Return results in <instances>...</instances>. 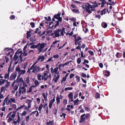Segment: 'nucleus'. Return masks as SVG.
<instances>
[{
  "label": "nucleus",
  "instance_id": "nucleus-18",
  "mask_svg": "<svg viewBox=\"0 0 125 125\" xmlns=\"http://www.w3.org/2000/svg\"><path fill=\"white\" fill-rule=\"evenodd\" d=\"M28 109L31 107V102H32V101L30 100H28Z\"/></svg>",
  "mask_w": 125,
  "mask_h": 125
},
{
  "label": "nucleus",
  "instance_id": "nucleus-34",
  "mask_svg": "<svg viewBox=\"0 0 125 125\" xmlns=\"http://www.w3.org/2000/svg\"><path fill=\"white\" fill-rule=\"evenodd\" d=\"M18 85H18L16 84L14 86V87L13 89L15 91H16L17 90L18 88Z\"/></svg>",
  "mask_w": 125,
  "mask_h": 125
},
{
  "label": "nucleus",
  "instance_id": "nucleus-41",
  "mask_svg": "<svg viewBox=\"0 0 125 125\" xmlns=\"http://www.w3.org/2000/svg\"><path fill=\"white\" fill-rule=\"evenodd\" d=\"M14 120V119H12V118L10 117L9 118L8 120V122L10 123V121H13Z\"/></svg>",
  "mask_w": 125,
  "mask_h": 125
},
{
  "label": "nucleus",
  "instance_id": "nucleus-61",
  "mask_svg": "<svg viewBox=\"0 0 125 125\" xmlns=\"http://www.w3.org/2000/svg\"><path fill=\"white\" fill-rule=\"evenodd\" d=\"M83 31H84L85 33H86L88 31L87 28H84L83 29Z\"/></svg>",
  "mask_w": 125,
  "mask_h": 125
},
{
  "label": "nucleus",
  "instance_id": "nucleus-27",
  "mask_svg": "<svg viewBox=\"0 0 125 125\" xmlns=\"http://www.w3.org/2000/svg\"><path fill=\"white\" fill-rule=\"evenodd\" d=\"M31 33V31H28L27 32V39H29V38L31 36V34H30Z\"/></svg>",
  "mask_w": 125,
  "mask_h": 125
},
{
  "label": "nucleus",
  "instance_id": "nucleus-28",
  "mask_svg": "<svg viewBox=\"0 0 125 125\" xmlns=\"http://www.w3.org/2000/svg\"><path fill=\"white\" fill-rule=\"evenodd\" d=\"M9 73H6L4 76V78L5 79L8 80L9 78Z\"/></svg>",
  "mask_w": 125,
  "mask_h": 125
},
{
  "label": "nucleus",
  "instance_id": "nucleus-6",
  "mask_svg": "<svg viewBox=\"0 0 125 125\" xmlns=\"http://www.w3.org/2000/svg\"><path fill=\"white\" fill-rule=\"evenodd\" d=\"M19 95H20L21 93L22 92V94H24L26 92V89L25 87L22 86L21 87L19 88Z\"/></svg>",
  "mask_w": 125,
  "mask_h": 125
},
{
  "label": "nucleus",
  "instance_id": "nucleus-17",
  "mask_svg": "<svg viewBox=\"0 0 125 125\" xmlns=\"http://www.w3.org/2000/svg\"><path fill=\"white\" fill-rule=\"evenodd\" d=\"M58 67H57L56 68H55L53 70V73H52V74H54V73L55 74L54 75V76H56V72H57L58 70Z\"/></svg>",
  "mask_w": 125,
  "mask_h": 125
},
{
  "label": "nucleus",
  "instance_id": "nucleus-1",
  "mask_svg": "<svg viewBox=\"0 0 125 125\" xmlns=\"http://www.w3.org/2000/svg\"><path fill=\"white\" fill-rule=\"evenodd\" d=\"M93 5H92L89 3H85V7L83 8L84 9H85L86 12L90 14L92 12V11H94L95 8L98 6V4L96 1H95L94 2H92Z\"/></svg>",
  "mask_w": 125,
  "mask_h": 125
},
{
  "label": "nucleus",
  "instance_id": "nucleus-10",
  "mask_svg": "<svg viewBox=\"0 0 125 125\" xmlns=\"http://www.w3.org/2000/svg\"><path fill=\"white\" fill-rule=\"evenodd\" d=\"M55 100V96H54L53 98L49 102V107L50 108H51L52 106V104L53 103Z\"/></svg>",
  "mask_w": 125,
  "mask_h": 125
},
{
  "label": "nucleus",
  "instance_id": "nucleus-46",
  "mask_svg": "<svg viewBox=\"0 0 125 125\" xmlns=\"http://www.w3.org/2000/svg\"><path fill=\"white\" fill-rule=\"evenodd\" d=\"M38 47V44L37 45H33L31 46L30 48H36Z\"/></svg>",
  "mask_w": 125,
  "mask_h": 125
},
{
  "label": "nucleus",
  "instance_id": "nucleus-50",
  "mask_svg": "<svg viewBox=\"0 0 125 125\" xmlns=\"http://www.w3.org/2000/svg\"><path fill=\"white\" fill-rule=\"evenodd\" d=\"M76 81L77 82H79L80 81V77L79 76H76Z\"/></svg>",
  "mask_w": 125,
  "mask_h": 125
},
{
  "label": "nucleus",
  "instance_id": "nucleus-62",
  "mask_svg": "<svg viewBox=\"0 0 125 125\" xmlns=\"http://www.w3.org/2000/svg\"><path fill=\"white\" fill-rule=\"evenodd\" d=\"M53 58V57H51L50 58H49L48 60L47 61V62H50L51 61H53V60L52 59Z\"/></svg>",
  "mask_w": 125,
  "mask_h": 125
},
{
  "label": "nucleus",
  "instance_id": "nucleus-24",
  "mask_svg": "<svg viewBox=\"0 0 125 125\" xmlns=\"http://www.w3.org/2000/svg\"><path fill=\"white\" fill-rule=\"evenodd\" d=\"M53 121H49L47 122L46 124L47 125H53Z\"/></svg>",
  "mask_w": 125,
  "mask_h": 125
},
{
  "label": "nucleus",
  "instance_id": "nucleus-36",
  "mask_svg": "<svg viewBox=\"0 0 125 125\" xmlns=\"http://www.w3.org/2000/svg\"><path fill=\"white\" fill-rule=\"evenodd\" d=\"M10 100L11 102V104L12 103H16L15 100V99L11 98H10Z\"/></svg>",
  "mask_w": 125,
  "mask_h": 125
},
{
  "label": "nucleus",
  "instance_id": "nucleus-45",
  "mask_svg": "<svg viewBox=\"0 0 125 125\" xmlns=\"http://www.w3.org/2000/svg\"><path fill=\"white\" fill-rule=\"evenodd\" d=\"M25 82L27 83H28L29 82V77L26 78Z\"/></svg>",
  "mask_w": 125,
  "mask_h": 125
},
{
  "label": "nucleus",
  "instance_id": "nucleus-56",
  "mask_svg": "<svg viewBox=\"0 0 125 125\" xmlns=\"http://www.w3.org/2000/svg\"><path fill=\"white\" fill-rule=\"evenodd\" d=\"M25 106V105H21V106H20L19 108H18L17 109V111L19 110H20V109H21V108L24 107Z\"/></svg>",
  "mask_w": 125,
  "mask_h": 125
},
{
  "label": "nucleus",
  "instance_id": "nucleus-57",
  "mask_svg": "<svg viewBox=\"0 0 125 125\" xmlns=\"http://www.w3.org/2000/svg\"><path fill=\"white\" fill-rule=\"evenodd\" d=\"M15 17L13 15H11L10 17V18L11 20H13L15 19Z\"/></svg>",
  "mask_w": 125,
  "mask_h": 125
},
{
  "label": "nucleus",
  "instance_id": "nucleus-7",
  "mask_svg": "<svg viewBox=\"0 0 125 125\" xmlns=\"http://www.w3.org/2000/svg\"><path fill=\"white\" fill-rule=\"evenodd\" d=\"M82 38L80 36H78L77 37V38L74 39V44L76 45L78 43H81L82 42Z\"/></svg>",
  "mask_w": 125,
  "mask_h": 125
},
{
  "label": "nucleus",
  "instance_id": "nucleus-42",
  "mask_svg": "<svg viewBox=\"0 0 125 125\" xmlns=\"http://www.w3.org/2000/svg\"><path fill=\"white\" fill-rule=\"evenodd\" d=\"M55 23V24L54 26L55 28H56L57 26H58L59 24V21H56Z\"/></svg>",
  "mask_w": 125,
  "mask_h": 125
},
{
  "label": "nucleus",
  "instance_id": "nucleus-35",
  "mask_svg": "<svg viewBox=\"0 0 125 125\" xmlns=\"http://www.w3.org/2000/svg\"><path fill=\"white\" fill-rule=\"evenodd\" d=\"M7 82V84L5 85V86L4 87H5L6 88H7L8 87H9L10 85V82H9L8 81V80L6 81Z\"/></svg>",
  "mask_w": 125,
  "mask_h": 125
},
{
  "label": "nucleus",
  "instance_id": "nucleus-14",
  "mask_svg": "<svg viewBox=\"0 0 125 125\" xmlns=\"http://www.w3.org/2000/svg\"><path fill=\"white\" fill-rule=\"evenodd\" d=\"M21 70V69L20 66H18L16 68L15 71V72H16L17 73L19 74Z\"/></svg>",
  "mask_w": 125,
  "mask_h": 125
},
{
  "label": "nucleus",
  "instance_id": "nucleus-20",
  "mask_svg": "<svg viewBox=\"0 0 125 125\" xmlns=\"http://www.w3.org/2000/svg\"><path fill=\"white\" fill-rule=\"evenodd\" d=\"M44 59V57L43 56H40L38 58V61L41 60V61L42 62L43 61Z\"/></svg>",
  "mask_w": 125,
  "mask_h": 125
},
{
  "label": "nucleus",
  "instance_id": "nucleus-47",
  "mask_svg": "<svg viewBox=\"0 0 125 125\" xmlns=\"http://www.w3.org/2000/svg\"><path fill=\"white\" fill-rule=\"evenodd\" d=\"M30 24L31 26V27L32 28H34L35 27V24L33 22H31L30 23Z\"/></svg>",
  "mask_w": 125,
  "mask_h": 125
},
{
  "label": "nucleus",
  "instance_id": "nucleus-12",
  "mask_svg": "<svg viewBox=\"0 0 125 125\" xmlns=\"http://www.w3.org/2000/svg\"><path fill=\"white\" fill-rule=\"evenodd\" d=\"M19 77H18L16 80H15V82L16 83H22L23 82V79L22 78H19Z\"/></svg>",
  "mask_w": 125,
  "mask_h": 125
},
{
  "label": "nucleus",
  "instance_id": "nucleus-64",
  "mask_svg": "<svg viewBox=\"0 0 125 125\" xmlns=\"http://www.w3.org/2000/svg\"><path fill=\"white\" fill-rule=\"evenodd\" d=\"M88 52L89 53H90V54L91 55V56L93 55L94 54L93 52L92 51H88Z\"/></svg>",
  "mask_w": 125,
  "mask_h": 125
},
{
  "label": "nucleus",
  "instance_id": "nucleus-31",
  "mask_svg": "<svg viewBox=\"0 0 125 125\" xmlns=\"http://www.w3.org/2000/svg\"><path fill=\"white\" fill-rule=\"evenodd\" d=\"M42 94L45 100L46 101H47V95H46L44 93H43Z\"/></svg>",
  "mask_w": 125,
  "mask_h": 125
},
{
  "label": "nucleus",
  "instance_id": "nucleus-23",
  "mask_svg": "<svg viewBox=\"0 0 125 125\" xmlns=\"http://www.w3.org/2000/svg\"><path fill=\"white\" fill-rule=\"evenodd\" d=\"M79 101V100H78V99L77 98L76 100L74 101V105H78L79 104L78 102Z\"/></svg>",
  "mask_w": 125,
  "mask_h": 125
},
{
  "label": "nucleus",
  "instance_id": "nucleus-52",
  "mask_svg": "<svg viewBox=\"0 0 125 125\" xmlns=\"http://www.w3.org/2000/svg\"><path fill=\"white\" fill-rule=\"evenodd\" d=\"M42 76V75L41 74H38V75L37 76L38 79L39 80H41V77Z\"/></svg>",
  "mask_w": 125,
  "mask_h": 125
},
{
  "label": "nucleus",
  "instance_id": "nucleus-40",
  "mask_svg": "<svg viewBox=\"0 0 125 125\" xmlns=\"http://www.w3.org/2000/svg\"><path fill=\"white\" fill-rule=\"evenodd\" d=\"M100 97V94L98 93H96L95 94V97L96 98H99Z\"/></svg>",
  "mask_w": 125,
  "mask_h": 125
},
{
  "label": "nucleus",
  "instance_id": "nucleus-26",
  "mask_svg": "<svg viewBox=\"0 0 125 125\" xmlns=\"http://www.w3.org/2000/svg\"><path fill=\"white\" fill-rule=\"evenodd\" d=\"M10 107L14 109L16 108L17 105L16 104H11L10 105Z\"/></svg>",
  "mask_w": 125,
  "mask_h": 125
},
{
  "label": "nucleus",
  "instance_id": "nucleus-37",
  "mask_svg": "<svg viewBox=\"0 0 125 125\" xmlns=\"http://www.w3.org/2000/svg\"><path fill=\"white\" fill-rule=\"evenodd\" d=\"M68 97L69 99L73 98V93L72 92H71L68 95Z\"/></svg>",
  "mask_w": 125,
  "mask_h": 125
},
{
  "label": "nucleus",
  "instance_id": "nucleus-55",
  "mask_svg": "<svg viewBox=\"0 0 125 125\" xmlns=\"http://www.w3.org/2000/svg\"><path fill=\"white\" fill-rule=\"evenodd\" d=\"M27 114V112L25 111H24L21 114L22 116H25Z\"/></svg>",
  "mask_w": 125,
  "mask_h": 125
},
{
  "label": "nucleus",
  "instance_id": "nucleus-33",
  "mask_svg": "<svg viewBox=\"0 0 125 125\" xmlns=\"http://www.w3.org/2000/svg\"><path fill=\"white\" fill-rule=\"evenodd\" d=\"M34 82L35 85L37 86L39 85L40 84L39 82L37 80H35V81H34Z\"/></svg>",
  "mask_w": 125,
  "mask_h": 125
},
{
  "label": "nucleus",
  "instance_id": "nucleus-16",
  "mask_svg": "<svg viewBox=\"0 0 125 125\" xmlns=\"http://www.w3.org/2000/svg\"><path fill=\"white\" fill-rule=\"evenodd\" d=\"M25 69L21 70L18 75V77H20L21 75H23L25 73Z\"/></svg>",
  "mask_w": 125,
  "mask_h": 125
},
{
  "label": "nucleus",
  "instance_id": "nucleus-53",
  "mask_svg": "<svg viewBox=\"0 0 125 125\" xmlns=\"http://www.w3.org/2000/svg\"><path fill=\"white\" fill-rule=\"evenodd\" d=\"M32 87H30L29 89L27 91V92L28 93H31L32 92Z\"/></svg>",
  "mask_w": 125,
  "mask_h": 125
},
{
  "label": "nucleus",
  "instance_id": "nucleus-3",
  "mask_svg": "<svg viewBox=\"0 0 125 125\" xmlns=\"http://www.w3.org/2000/svg\"><path fill=\"white\" fill-rule=\"evenodd\" d=\"M37 62V61L35 62L31 67L30 68L28 69V72L29 71L31 70L32 69H33L32 72L33 73H35V72H39L40 70L41 69V68L39 66H37L36 65L35 66Z\"/></svg>",
  "mask_w": 125,
  "mask_h": 125
},
{
  "label": "nucleus",
  "instance_id": "nucleus-19",
  "mask_svg": "<svg viewBox=\"0 0 125 125\" xmlns=\"http://www.w3.org/2000/svg\"><path fill=\"white\" fill-rule=\"evenodd\" d=\"M101 25L102 27L104 28H106L107 27V23L105 22H103L101 24Z\"/></svg>",
  "mask_w": 125,
  "mask_h": 125
},
{
  "label": "nucleus",
  "instance_id": "nucleus-21",
  "mask_svg": "<svg viewBox=\"0 0 125 125\" xmlns=\"http://www.w3.org/2000/svg\"><path fill=\"white\" fill-rule=\"evenodd\" d=\"M56 100L57 102V104H58L59 103H60V98L59 95L57 96L56 98Z\"/></svg>",
  "mask_w": 125,
  "mask_h": 125
},
{
  "label": "nucleus",
  "instance_id": "nucleus-8",
  "mask_svg": "<svg viewBox=\"0 0 125 125\" xmlns=\"http://www.w3.org/2000/svg\"><path fill=\"white\" fill-rule=\"evenodd\" d=\"M17 75L16 72H14L12 73L10 75V80L11 81H12L14 80L16 78Z\"/></svg>",
  "mask_w": 125,
  "mask_h": 125
},
{
  "label": "nucleus",
  "instance_id": "nucleus-49",
  "mask_svg": "<svg viewBox=\"0 0 125 125\" xmlns=\"http://www.w3.org/2000/svg\"><path fill=\"white\" fill-rule=\"evenodd\" d=\"M66 77H64L63 78H62V81H61V83L62 84V83L63 82H64L66 80Z\"/></svg>",
  "mask_w": 125,
  "mask_h": 125
},
{
  "label": "nucleus",
  "instance_id": "nucleus-25",
  "mask_svg": "<svg viewBox=\"0 0 125 125\" xmlns=\"http://www.w3.org/2000/svg\"><path fill=\"white\" fill-rule=\"evenodd\" d=\"M30 41L33 42L35 41L36 40V38H35V36H34L31 38L30 39Z\"/></svg>",
  "mask_w": 125,
  "mask_h": 125
},
{
  "label": "nucleus",
  "instance_id": "nucleus-58",
  "mask_svg": "<svg viewBox=\"0 0 125 125\" xmlns=\"http://www.w3.org/2000/svg\"><path fill=\"white\" fill-rule=\"evenodd\" d=\"M59 56V55L56 54L55 55H54L53 56V58H58Z\"/></svg>",
  "mask_w": 125,
  "mask_h": 125
},
{
  "label": "nucleus",
  "instance_id": "nucleus-2",
  "mask_svg": "<svg viewBox=\"0 0 125 125\" xmlns=\"http://www.w3.org/2000/svg\"><path fill=\"white\" fill-rule=\"evenodd\" d=\"M65 29L62 28L56 30L54 32L51 34V36L54 38L58 37L60 36H63L64 34L65 33Z\"/></svg>",
  "mask_w": 125,
  "mask_h": 125
},
{
  "label": "nucleus",
  "instance_id": "nucleus-63",
  "mask_svg": "<svg viewBox=\"0 0 125 125\" xmlns=\"http://www.w3.org/2000/svg\"><path fill=\"white\" fill-rule=\"evenodd\" d=\"M5 88H6L4 86H3L0 89L1 92V93L2 92Z\"/></svg>",
  "mask_w": 125,
  "mask_h": 125
},
{
  "label": "nucleus",
  "instance_id": "nucleus-30",
  "mask_svg": "<svg viewBox=\"0 0 125 125\" xmlns=\"http://www.w3.org/2000/svg\"><path fill=\"white\" fill-rule=\"evenodd\" d=\"M72 10L73 12L75 13H79V11L78 9H72Z\"/></svg>",
  "mask_w": 125,
  "mask_h": 125
},
{
  "label": "nucleus",
  "instance_id": "nucleus-43",
  "mask_svg": "<svg viewBox=\"0 0 125 125\" xmlns=\"http://www.w3.org/2000/svg\"><path fill=\"white\" fill-rule=\"evenodd\" d=\"M12 122V123L13 124V125H17V123H18L17 121V120L16 121L15 120H14V119L13 120Z\"/></svg>",
  "mask_w": 125,
  "mask_h": 125
},
{
  "label": "nucleus",
  "instance_id": "nucleus-32",
  "mask_svg": "<svg viewBox=\"0 0 125 125\" xmlns=\"http://www.w3.org/2000/svg\"><path fill=\"white\" fill-rule=\"evenodd\" d=\"M67 100L66 99H64L62 102L63 104L64 105H66L67 104Z\"/></svg>",
  "mask_w": 125,
  "mask_h": 125
},
{
  "label": "nucleus",
  "instance_id": "nucleus-38",
  "mask_svg": "<svg viewBox=\"0 0 125 125\" xmlns=\"http://www.w3.org/2000/svg\"><path fill=\"white\" fill-rule=\"evenodd\" d=\"M21 118L19 114L18 115V119L17 121L18 122V123L19 124L20 123V121L21 120Z\"/></svg>",
  "mask_w": 125,
  "mask_h": 125
},
{
  "label": "nucleus",
  "instance_id": "nucleus-60",
  "mask_svg": "<svg viewBox=\"0 0 125 125\" xmlns=\"http://www.w3.org/2000/svg\"><path fill=\"white\" fill-rule=\"evenodd\" d=\"M48 76L49 81L51 80L52 79V75L51 74H50L49 75H48Z\"/></svg>",
  "mask_w": 125,
  "mask_h": 125
},
{
  "label": "nucleus",
  "instance_id": "nucleus-29",
  "mask_svg": "<svg viewBox=\"0 0 125 125\" xmlns=\"http://www.w3.org/2000/svg\"><path fill=\"white\" fill-rule=\"evenodd\" d=\"M49 27L51 28H52L53 26H54V23L53 22L51 21V22H49Z\"/></svg>",
  "mask_w": 125,
  "mask_h": 125
},
{
  "label": "nucleus",
  "instance_id": "nucleus-4",
  "mask_svg": "<svg viewBox=\"0 0 125 125\" xmlns=\"http://www.w3.org/2000/svg\"><path fill=\"white\" fill-rule=\"evenodd\" d=\"M89 116V114H84L81 115L80 117V120L79 121V123H81L84 122L85 119H88Z\"/></svg>",
  "mask_w": 125,
  "mask_h": 125
},
{
  "label": "nucleus",
  "instance_id": "nucleus-13",
  "mask_svg": "<svg viewBox=\"0 0 125 125\" xmlns=\"http://www.w3.org/2000/svg\"><path fill=\"white\" fill-rule=\"evenodd\" d=\"M17 51H18V55L19 56V58L20 59V60H22V51L21 50L19 51V50H18Z\"/></svg>",
  "mask_w": 125,
  "mask_h": 125
},
{
  "label": "nucleus",
  "instance_id": "nucleus-48",
  "mask_svg": "<svg viewBox=\"0 0 125 125\" xmlns=\"http://www.w3.org/2000/svg\"><path fill=\"white\" fill-rule=\"evenodd\" d=\"M23 56H26L28 55V54L26 52V51L25 50H24V49L23 50Z\"/></svg>",
  "mask_w": 125,
  "mask_h": 125
},
{
  "label": "nucleus",
  "instance_id": "nucleus-44",
  "mask_svg": "<svg viewBox=\"0 0 125 125\" xmlns=\"http://www.w3.org/2000/svg\"><path fill=\"white\" fill-rule=\"evenodd\" d=\"M43 107V105L42 104H40V105L39 106L38 108V110L39 111H41V109H42V108Z\"/></svg>",
  "mask_w": 125,
  "mask_h": 125
},
{
  "label": "nucleus",
  "instance_id": "nucleus-11",
  "mask_svg": "<svg viewBox=\"0 0 125 125\" xmlns=\"http://www.w3.org/2000/svg\"><path fill=\"white\" fill-rule=\"evenodd\" d=\"M18 51H17L15 53L13 59L15 61H16L17 60L18 61L19 60L18 57Z\"/></svg>",
  "mask_w": 125,
  "mask_h": 125
},
{
  "label": "nucleus",
  "instance_id": "nucleus-5",
  "mask_svg": "<svg viewBox=\"0 0 125 125\" xmlns=\"http://www.w3.org/2000/svg\"><path fill=\"white\" fill-rule=\"evenodd\" d=\"M46 45V44L44 43H39L38 44V51L39 52L38 54L42 51V49L45 46V45Z\"/></svg>",
  "mask_w": 125,
  "mask_h": 125
},
{
  "label": "nucleus",
  "instance_id": "nucleus-39",
  "mask_svg": "<svg viewBox=\"0 0 125 125\" xmlns=\"http://www.w3.org/2000/svg\"><path fill=\"white\" fill-rule=\"evenodd\" d=\"M73 89V88L72 87H68L65 88V90L66 91L67 90H71Z\"/></svg>",
  "mask_w": 125,
  "mask_h": 125
},
{
  "label": "nucleus",
  "instance_id": "nucleus-54",
  "mask_svg": "<svg viewBox=\"0 0 125 125\" xmlns=\"http://www.w3.org/2000/svg\"><path fill=\"white\" fill-rule=\"evenodd\" d=\"M11 64H10L9 65V67H8V73H10V72L11 70Z\"/></svg>",
  "mask_w": 125,
  "mask_h": 125
},
{
  "label": "nucleus",
  "instance_id": "nucleus-22",
  "mask_svg": "<svg viewBox=\"0 0 125 125\" xmlns=\"http://www.w3.org/2000/svg\"><path fill=\"white\" fill-rule=\"evenodd\" d=\"M61 15L60 13H58L57 14H55L54 16V18L56 19H58Z\"/></svg>",
  "mask_w": 125,
  "mask_h": 125
},
{
  "label": "nucleus",
  "instance_id": "nucleus-51",
  "mask_svg": "<svg viewBox=\"0 0 125 125\" xmlns=\"http://www.w3.org/2000/svg\"><path fill=\"white\" fill-rule=\"evenodd\" d=\"M37 112V111H36L34 112H32L30 115V116H31L32 115H33V116H34V115L36 113V112Z\"/></svg>",
  "mask_w": 125,
  "mask_h": 125
},
{
  "label": "nucleus",
  "instance_id": "nucleus-15",
  "mask_svg": "<svg viewBox=\"0 0 125 125\" xmlns=\"http://www.w3.org/2000/svg\"><path fill=\"white\" fill-rule=\"evenodd\" d=\"M60 77L59 75H58L57 76L55 77L54 76V77L53 78L52 80L54 81V82L56 83L57 82L58 79Z\"/></svg>",
  "mask_w": 125,
  "mask_h": 125
},
{
  "label": "nucleus",
  "instance_id": "nucleus-9",
  "mask_svg": "<svg viewBox=\"0 0 125 125\" xmlns=\"http://www.w3.org/2000/svg\"><path fill=\"white\" fill-rule=\"evenodd\" d=\"M9 96V95H8L4 99V101H5L6 104L7 105H9V104L10 105L11 104L10 99H9L8 97Z\"/></svg>",
  "mask_w": 125,
  "mask_h": 125
},
{
  "label": "nucleus",
  "instance_id": "nucleus-59",
  "mask_svg": "<svg viewBox=\"0 0 125 125\" xmlns=\"http://www.w3.org/2000/svg\"><path fill=\"white\" fill-rule=\"evenodd\" d=\"M81 61V59L80 58H78L77 59V62L78 64H80Z\"/></svg>",
  "mask_w": 125,
  "mask_h": 125
}]
</instances>
